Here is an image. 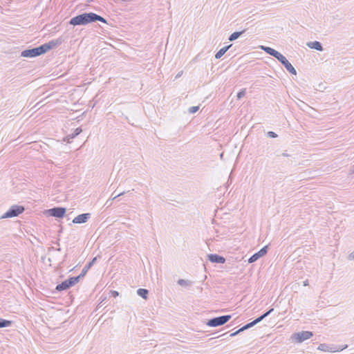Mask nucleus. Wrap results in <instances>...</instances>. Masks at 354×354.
I'll use <instances>...</instances> for the list:
<instances>
[{
	"label": "nucleus",
	"mask_w": 354,
	"mask_h": 354,
	"mask_svg": "<svg viewBox=\"0 0 354 354\" xmlns=\"http://www.w3.org/2000/svg\"><path fill=\"white\" fill-rule=\"evenodd\" d=\"M66 212V209L64 207H55L47 209L46 213L50 216L62 218L65 216Z\"/></svg>",
	"instance_id": "obj_5"
},
{
	"label": "nucleus",
	"mask_w": 354,
	"mask_h": 354,
	"mask_svg": "<svg viewBox=\"0 0 354 354\" xmlns=\"http://www.w3.org/2000/svg\"><path fill=\"white\" fill-rule=\"evenodd\" d=\"M245 89H241L240 91L238 92L236 95L237 99L239 100L242 98L243 97L245 96Z\"/></svg>",
	"instance_id": "obj_25"
},
{
	"label": "nucleus",
	"mask_w": 354,
	"mask_h": 354,
	"mask_svg": "<svg viewBox=\"0 0 354 354\" xmlns=\"http://www.w3.org/2000/svg\"><path fill=\"white\" fill-rule=\"evenodd\" d=\"M276 59L286 68V69L291 74L296 75L297 71L293 66L289 62L285 56L281 53L278 55Z\"/></svg>",
	"instance_id": "obj_6"
},
{
	"label": "nucleus",
	"mask_w": 354,
	"mask_h": 354,
	"mask_svg": "<svg viewBox=\"0 0 354 354\" xmlns=\"http://www.w3.org/2000/svg\"><path fill=\"white\" fill-rule=\"evenodd\" d=\"M263 319H265V316H263L262 315L261 316H259V317L256 318L254 321V322L255 323V324H257L258 323H259L260 322H261Z\"/></svg>",
	"instance_id": "obj_30"
},
{
	"label": "nucleus",
	"mask_w": 354,
	"mask_h": 354,
	"mask_svg": "<svg viewBox=\"0 0 354 354\" xmlns=\"http://www.w3.org/2000/svg\"><path fill=\"white\" fill-rule=\"evenodd\" d=\"M82 278H84V277L81 274V273L78 276L69 277V279H71V281H72L73 286H74L77 283H78L80 281V280Z\"/></svg>",
	"instance_id": "obj_23"
},
{
	"label": "nucleus",
	"mask_w": 354,
	"mask_h": 354,
	"mask_svg": "<svg viewBox=\"0 0 354 354\" xmlns=\"http://www.w3.org/2000/svg\"><path fill=\"white\" fill-rule=\"evenodd\" d=\"M178 284L181 286H189L192 284V282L189 280L180 279L177 281Z\"/></svg>",
	"instance_id": "obj_21"
},
{
	"label": "nucleus",
	"mask_w": 354,
	"mask_h": 354,
	"mask_svg": "<svg viewBox=\"0 0 354 354\" xmlns=\"http://www.w3.org/2000/svg\"><path fill=\"white\" fill-rule=\"evenodd\" d=\"M110 201H111V199L108 200V201L106 202L105 205H107L108 206H110V205H111V203H110Z\"/></svg>",
	"instance_id": "obj_40"
},
{
	"label": "nucleus",
	"mask_w": 354,
	"mask_h": 354,
	"mask_svg": "<svg viewBox=\"0 0 354 354\" xmlns=\"http://www.w3.org/2000/svg\"><path fill=\"white\" fill-rule=\"evenodd\" d=\"M111 295L113 297H116L119 295V292L118 291L113 290L111 291Z\"/></svg>",
	"instance_id": "obj_35"
},
{
	"label": "nucleus",
	"mask_w": 354,
	"mask_h": 354,
	"mask_svg": "<svg viewBox=\"0 0 354 354\" xmlns=\"http://www.w3.org/2000/svg\"><path fill=\"white\" fill-rule=\"evenodd\" d=\"M12 323V322L10 320L0 318V328L8 327V326H11Z\"/></svg>",
	"instance_id": "obj_20"
},
{
	"label": "nucleus",
	"mask_w": 354,
	"mask_h": 354,
	"mask_svg": "<svg viewBox=\"0 0 354 354\" xmlns=\"http://www.w3.org/2000/svg\"><path fill=\"white\" fill-rule=\"evenodd\" d=\"M43 49L41 47V45L38 47L26 49L23 50L21 53V56L24 57H36L43 55Z\"/></svg>",
	"instance_id": "obj_4"
},
{
	"label": "nucleus",
	"mask_w": 354,
	"mask_h": 354,
	"mask_svg": "<svg viewBox=\"0 0 354 354\" xmlns=\"http://www.w3.org/2000/svg\"><path fill=\"white\" fill-rule=\"evenodd\" d=\"M91 214L90 213H84L79 214L73 219L72 223L74 224H82L86 223L91 218Z\"/></svg>",
	"instance_id": "obj_10"
},
{
	"label": "nucleus",
	"mask_w": 354,
	"mask_h": 354,
	"mask_svg": "<svg viewBox=\"0 0 354 354\" xmlns=\"http://www.w3.org/2000/svg\"><path fill=\"white\" fill-rule=\"evenodd\" d=\"M328 346L325 344H322L319 346V349L321 350V351H328Z\"/></svg>",
	"instance_id": "obj_28"
},
{
	"label": "nucleus",
	"mask_w": 354,
	"mask_h": 354,
	"mask_svg": "<svg viewBox=\"0 0 354 354\" xmlns=\"http://www.w3.org/2000/svg\"><path fill=\"white\" fill-rule=\"evenodd\" d=\"M95 21H100V22H102L104 24H107V21L105 18L102 17V16L96 14V13H94V20H93V22H95Z\"/></svg>",
	"instance_id": "obj_22"
},
{
	"label": "nucleus",
	"mask_w": 354,
	"mask_h": 354,
	"mask_svg": "<svg viewBox=\"0 0 354 354\" xmlns=\"http://www.w3.org/2000/svg\"><path fill=\"white\" fill-rule=\"evenodd\" d=\"M94 20V12H84L71 19L69 24L74 26H85L93 23Z\"/></svg>",
	"instance_id": "obj_1"
},
{
	"label": "nucleus",
	"mask_w": 354,
	"mask_h": 354,
	"mask_svg": "<svg viewBox=\"0 0 354 354\" xmlns=\"http://www.w3.org/2000/svg\"><path fill=\"white\" fill-rule=\"evenodd\" d=\"M63 232V227L62 225H60V228L58 231V234H60L61 233H62Z\"/></svg>",
	"instance_id": "obj_39"
},
{
	"label": "nucleus",
	"mask_w": 354,
	"mask_h": 354,
	"mask_svg": "<svg viewBox=\"0 0 354 354\" xmlns=\"http://www.w3.org/2000/svg\"><path fill=\"white\" fill-rule=\"evenodd\" d=\"M239 329L236 330L235 332L231 333L230 335V337H234V336L237 335L238 334H239L241 333V332H239Z\"/></svg>",
	"instance_id": "obj_34"
},
{
	"label": "nucleus",
	"mask_w": 354,
	"mask_h": 354,
	"mask_svg": "<svg viewBox=\"0 0 354 354\" xmlns=\"http://www.w3.org/2000/svg\"><path fill=\"white\" fill-rule=\"evenodd\" d=\"M282 156H284V157H289L290 156L288 153H287L286 152H284V153H282L281 154Z\"/></svg>",
	"instance_id": "obj_37"
},
{
	"label": "nucleus",
	"mask_w": 354,
	"mask_h": 354,
	"mask_svg": "<svg viewBox=\"0 0 354 354\" xmlns=\"http://www.w3.org/2000/svg\"><path fill=\"white\" fill-rule=\"evenodd\" d=\"M260 48L263 50L264 52H266L267 54L274 57V58H276L279 54V51L269 46H260Z\"/></svg>",
	"instance_id": "obj_13"
},
{
	"label": "nucleus",
	"mask_w": 354,
	"mask_h": 354,
	"mask_svg": "<svg viewBox=\"0 0 354 354\" xmlns=\"http://www.w3.org/2000/svg\"><path fill=\"white\" fill-rule=\"evenodd\" d=\"M62 39L61 38H58L57 39L50 40L47 43L41 44V47L43 49V53L44 54L48 50L59 46L62 44Z\"/></svg>",
	"instance_id": "obj_8"
},
{
	"label": "nucleus",
	"mask_w": 354,
	"mask_h": 354,
	"mask_svg": "<svg viewBox=\"0 0 354 354\" xmlns=\"http://www.w3.org/2000/svg\"><path fill=\"white\" fill-rule=\"evenodd\" d=\"M56 250H57V251H59H59H61V248H57V249H56Z\"/></svg>",
	"instance_id": "obj_43"
},
{
	"label": "nucleus",
	"mask_w": 354,
	"mask_h": 354,
	"mask_svg": "<svg viewBox=\"0 0 354 354\" xmlns=\"http://www.w3.org/2000/svg\"><path fill=\"white\" fill-rule=\"evenodd\" d=\"M263 319H265V316H263L262 315L261 316H259V317L256 318L254 321V322L255 323V324H257L258 323H259L260 322H261Z\"/></svg>",
	"instance_id": "obj_29"
},
{
	"label": "nucleus",
	"mask_w": 354,
	"mask_h": 354,
	"mask_svg": "<svg viewBox=\"0 0 354 354\" xmlns=\"http://www.w3.org/2000/svg\"><path fill=\"white\" fill-rule=\"evenodd\" d=\"M245 31H246V30L244 29L241 31L234 32L230 35L228 39L230 41H234V40L237 39L240 36H241Z\"/></svg>",
	"instance_id": "obj_18"
},
{
	"label": "nucleus",
	"mask_w": 354,
	"mask_h": 354,
	"mask_svg": "<svg viewBox=\"0 0 354 354\" xmlns=\"http://www.w3.org/2000/svg\"><path fill=\"white\" fill-rule=\"evenodd\" d=\"M97 258L94 257L91 261L88 262L86 266L83 268L81 274L84 277V276L86 274L88 270L93 266L94 263L95 262Z\"/></svg>",
	"instance_id": "obj_16"
},
{
	"label": "nucleus",
	"mask_w": 354,
	"mask_h": 354,
	"mask_svg": "<svg viewBox=\"0 0 354 354\" xmlns=\"http://www.w3.org/2000/svg\"><path fill=\"white\" fill-rule=\"evenodd\" d=\"M25 211V208L22 205H13L10 209L6 212L0 218H8L18 216Z\"/></svg>",
	"instance_id": "obj_2"
},
{
	"label": "nucleus",
	"mask_w": 354,
	"mask_h": 354,
	"mask_svg": "<svg viewBox=\"0 0 354 354\" xmlns=\"http://www.w3.org/2000/svg\"><path fill=\"white\" fill-rule=\"evenodd\" d=\"M349 257L354 260V251L350 254Z\"/></svg>",
	"instance_id": "obj_38"
},
{
	"label": "nucleus",
	"mask_w": 354,
	"mask_h": 354,
	"mask_svg": "<svg viewBox=\"0 0 354 354\" xmlns=\"http://www.w3.org/2000/svg\"><path fill=\"white\" fill-rule=\"evenodd\" d=\"M232 46V44L227 45L226 46L223 47L221 48L216 54H215V58L216 59H220L221 57L224 55V54L229 50V48Z\"/></svg>",
	"instance_id": "obj_17"
},
{
	"label": "nucleus",
	"mask_w": 354,
	"mask_h": 354,
	"mask_svg": "<svg viewBox=\"0 0 354 354\" xmlns=\"http://www.w3.org/2000/svg\"><path fill=\"white\" fill-rule=\"evenodd\" d=\"M137 294L144 299H147L149 295V290L145 288H139L137 290Z\"/></svg>",
	"instance_id": "obj_19"
},
{
	"label": "nucleus",
	"mask_w": 354,
	"mask_h": 354,
	"mask_svg": "<svg viewBox=\"0 0 354 354\" xmlns=\"http://www.w3.org/2000/svg\"><path fill=\"white\" fill-rule=\"evenodd\" d=\"M347 345H345L344 346H339L338 348H336L335 350H333L330 348L331 351H342L344 348H346Z\"/></svg>",
	"instance_id": "obj_33"
},
{
	"label": "nucleus",
	"mask_w": 354,
	"mask_h": 354,
	"mask_svg": "<svg viewBox=\"0 0 354 354\" xmlns=\"http://www.w3.org/2000/svg\"><path fill=\"white\" fill-rule=\"evenodd\" d=\"M268 245L263 247L259 251L252 254L248 259V263H252L257 261L259 258L266 255L268 252Z\"/></svg>",
	"instance_id": "obj_9"
},
{
	"label": "nucleus",
	"mask_w": 354,
	"mask_h": 354,
	"mask_svg": "<svg viewBox=\"0 0 354 354\" xmlns=\"http://www.w3.org/2000/svg\"><path fill=\"white\" fill-rule=\"evenodd\" d=\"M313 335V334L312 332L305 330L292 334V339H295L298 343H301L304 341L310 339Z\"/></svg>",
	"instance_id": "obj_7"
},
{
	"label": "nucleus",
	"mask_w": 354,
	"mask_h": 354,
	"mask_svg": "<svg viewBox=\"0 0 354 354\" xmlns=\"http://www.w3.org/2000/svg\"><path fill=\"white\" fill-rule=\"evenodd\" d=\"M274 310V308H270L266 313H264L262 315L265 316V318L267 317L272 311Z\"/></svg>",
	"instance_id": "obj_31"
},
{
	"label": "nucleus",
	"mask_w": 354,
	"mask_h": 354,
	"mask_svg": "<svg viewBox=\"0 0 354 354\" xmlns=\"http://www.w3.org/2000/svg\"><path fill=\"white\" fill-rule=\"evenodd\" d=\"M267 136L269 138H275L278 136L277 134L276 133H274V131H268L267 133Z\"/></svg>",
	"instance_id": "obj_27"
},
{
	"label": "nucleus",
	"mask_w": 354,
	"mask_h": 354,
	"mask_svg": "<svg viewBox=\"0 0 354 354\" xmlns=\"http://www.w3.org/2000/svg\"><path fill=\"white\" fill-rule=\"evenodd\" d=\"M208 260L214 263H224L225 262V259L220 256L217 254H209L207 255Z\"/></svg>",
	"instance_id": "obj_12"
},
{
	"label": "nucleus",
	"mask_w": 354,
	"mask_h": 354,
	"mask_svg": "<svg viewBox=\"0 0 354 354\" xmlns=\"http://www.w3.org/2000/svg\"><path fill=\"white\" fill-rule=\"evenodd\" d=\"M307 46L310 48L317 50L318 51H323L324 48L322 44L318 41H309L307 43Z\"/></svg>",
	"instance_id": "obj_14"
},
{
	"label": "nucleus",
	"mask_w": 354,
	"mask_h": 354,
	"mask_svg": "<svg viewBox=\"0 0 354 354\" xmlns=\"http://www.w3.org/2000/svg\"><path fill=\"white\" fill-rule=\"evenodd\" d=\"M82 132V128L81 127H78V128H77V129H75L74 130L73 133H72L71 134L67 135L65 137L64 140L67 141L68 142H69L71 139L75 138L76 136H77Z\"/></svg>",
	"instance_id": "obj_15"
},
{
	"label": "nucleus",
	"mask_w": 354,
	"mask_h": 354,
	"mask_svg": "<svg viewBox=\"0 0 354 354\" xmlns=\"http://www.w3.org/2000/svg\"><path fill=\"white\" fill-rule=\"evenodd\" d=\"M93 0H86V2H88V3H90L91 1H93Z\"/></svg>",
	"instance_id": "obj_42"
},
{
	"label": "nucleus",
	"mask_w": 354,
	"mask_h": 354,
	"mask_svg": "<svg viewBox=\"0 0 354 354\" xmlns=\"http://www.w3.org/2000/svg\"><path fill=\"white\" fill-rule=\"evenodd\" d=\"M308 280H306L304 281V286H308Z\"/></svg>",
	"instance_id": "obj_41"
},
{
	"label": "nucleus",
	"mask_w": 354,
	"mask_h": 354,
	"mask_svg": "<svg viewBox=\"0 0 354 354\" xmlns=\"http://www.w3.org/2000/svg\"><path fill=\"white\" fill-rule=\"evenodd\" d=\"M247 329H249L248 326H247V324L244 325L243 326H242L241 328H239V332H243Z\"/></svg>",
	"instance_id": "obj_32"
},
{
	"label": "nucleus",
	"mask_w": 354,
	"mask_h": 354,
	"mask_svg": "<svg viewBox=\"0 0 354 354\" xmlns=\"http://www.w3.org/2000/svg\"><path fill=\"white\" fill-rule=\"evenodd\" d=\"M198 109H199V106H191V107L189 108L188 112L189 113L193 114V113H196L198 111Z\"/></svg>",
	"instance_id": "obj_24"
},
{
	"label": "nucleus",
	"mask_w": 354,
	"mask_h": 354,
	"mask_svg": "<svg viewBox=\"0 0 354 354\" xmlns=\"http://www.w3.org/2000/svg\"><path fill=\"white\" fill-rule=\"evenodd\" d=\"M247 326H248L249 328H250L251 327L254 326L255 324V323L254 322V321L250 322V323H248L246 324Z\"/></svg>",
	"instance_id": "obj_36"
},
{
	"label": "nucleus",
	"mask_w": 354,
	"mask_h": 354,
	"mask_svg": "<svg viewBox=\"0 0 354 354\" xmlns=\"http://www.w3.org/2000/svg\"><path fill=\"white\" fill-rule=\"evenodd\" d=\"M115 192H113L112 194H111V201H113L115 200L116 198L120 196H122L125 194V192H120L119 194H116V195H114Z\"/></svg>",
	"instance_id": "obj_26"
},
{
	"label": "nucleus",
	"mask_w": 354,
	"mask_h": 354,
	"mask_svg": "<svg viewBox=\"0 0 354 354\" xmlns=\"http://www.w3.org/2000/svg\"><path fill=\"white\" fill-rule=\"evenodd\" d=\"M231 315L216 317L209 319L206 324L209 327H217L223 326L226 324L231 319Z\"/></svg>",
	"instance_id": "obj_3"
},
{
	"label": "nucleus",
	"mask_w": 354,
	"mask_h": 354,
	"mask_svg": "<svg viewBox=\"0 0 354 354\" xmlns=\"http://www.w3.org/2000/svg\"><path fill=\"white\" fill-rule=\"evenodd\" d=\"M72 286H73L72 281H71V279L68 278V279L62 281L61 283L57 284L56 286L55 290L58 292H61L68 290Z\"/></svg>",
	"instance_id": "obj_11"
}]
</instances>
